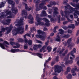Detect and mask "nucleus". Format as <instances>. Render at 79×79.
Masks as SVG:
<instances>
[{"mask_svg": "<svg viewBox=\"0 0 79 79\" xmlns=\"http://www.w3.org/2000/svg\"><path fill=\"white\" fill-rule=\"evenodd\" d=\"M69 54H68L67 56L65 57L64 60L65 61L66 64H71L73 63V60H68L69 58Z\"/></svg>", "mask_w": 79, "mask_h": 79, "instance_id": "obj_9", "label": "nucleus"}, {"mask_svg": "<svg viewBox=\"0 0 79 79\" xmlns=\"http://www.w3.org/2000/svg\"><path fill=\"white\" fill-rule=\"evenodd\" d=\"M24 49H27V45L25 44L24 46Z\"/></svg>", "mask_w": 79, "mask_h": 79, "instance_id": "obj_58", "label": "nucleus"}, {"mask_svg": "<svg viewBox=\"0 0 79 79\" xmlns=\"http://www.w3.org/2000/svg\"><path fill=\"white\" fill-rule=\"evenodd\" d=\"M58 58H59V57L58 56H57L56 58V61H59V60H58Z\"/></svg>", "mask_w": 79, "mask_h": 79, "instance_id": "obj_61", "label": "nucleus"}, {"mask_svg": "<svg viewBox=\"0 0 79 79\" xmlns=\"http://www.w3.org/2000/svg\"><path fill=\"white\" fill-rule=\"evenodd\" d=\"M53 35H54V33L53 32L51 33L50 34V36H51V37H52V36H53Z\"/></svg>", "mask_w": 79, "mask_h": 79, "instance_id": "obj_64", "label": "nucleus"}, {"mask_svg": "<svg viewBox=\"0 0 79 79\" xmlns=\"http://www.w3.org/2000/svg\"><path fill=\"white\" fill-rule=\"evenodd\" d=\"M62 27L64 30H67V29H68V28H69V27H67L66 26H62Z\"/></svg>", "mask_w": 79, "mask_h": 79, "instance_id": "obj_39", "label": "nucleus"}, {"mask_svg": "<svg viewBox=\"0 0 79 79\" xmlns=\"http://www.w3.org/2000/svg\"><path fill=\"white\" fill-rule=\"evenodd\" d=\"M51 60V58L49 57L48 60H46V62L44 64V66L45 67L43 69L44 72H45V66H46L47 64V63H48Z\"/></svg>", "mask_w": 79, "mask_h": 79, "instance_id": "obj_24", "label": "nucleus"}, {"mask_svg": "<svg viewBox=\"0 0 79 79\" xmlns=\"http://www.w3.org/2000/svg\"><path fill=\"white\" fill-rule=\"evenodd\" d=\"M46 47H47V46L44 45L42 47V50H45V48H46Z\"/></svg>", "mask_w": 79, "mask_h": 79, "instance_id": "obj_55", "label": "nucleus"}, {"mask_svg": "<svg viewBox=\"0 0 79 79\" xmlns=\"http://www.w3.org/2000/svg\"><path fill=\"white\" fill-rule=\"evenodd\" d=\"M42 20H43L44 21L46 22L45 25L47 26H50V21L48 19H47L46 18H44L42 19L40 18H39V15L37 14L36 15V21L38 23L36 22L35 23V24L36 26H38V25H41L43 26L44 24V23L43 22H41Z\"/></svg>", "mask_w": 79, "mask_h": 79, "instance_id": "obj_1", "label": "nucleus"}, {"mask_svg": "<svg viewBox=\"0 0 79 79\" xmlns=\"http://www.w3.org/2000/svg\"><path fill=\"white\" fill-rule=\"evenodd\" d=\"M64 17L65 18H66L67 19V20L69 22H71V20L68 18V15H64Z\"/></svg>", "mask_w": 79, "mask_h": 79, "instance_id": "obj_37", "label": "nucleus"}, {"mask_svg": "<svg viewBox=\"0 0 79 79\" xmlns=\"http://www.w3.org/2000/svg\"><path fill=\"white\" fill-rule=\"evenodd\" d=\"M11 8V7H9L8 10H6L5 11V13H6V15H7V17H6L7 18H14V15L11 12V11H10V9ZM9 15V16H8Z\"/></svg>", "mask_w": 79, "mask_h": 79, "instance_id": "obj_6", "label": "nucleus"}, {"mask_svg": "<svg viewBox=\"0 0 79 79\" xmlns=\"http://www.w3.org/2000/svg\"><path fill=\"white\" fill-rule=\"evenodd\" d=\"M68 21H65L63 22V24H64V25L66 24H68Z\"/></svg>", "mask_w": 79, "mask_h": 79, "instance_id": "obj_50", "label": "nucleus"}, {"mask_svg": "<svg viewBox=\"0 0 79 79\" xmlns=\"http://www.w3.org/2000/svg\"><path fill=\"white\" fill-rule=\"evenodd\" d=\"M37 47L38 48H41V47H42V45H40V44L37 45Z\"/></svg>", "mask_w": 79, "mask_h": 79, "instance_id": "obj_62", "label": "nucleus"}, {"mask_svg": "<svg viewBox=\"0 0 79 79\" xmlns=\"http://www.w3.org/2000/svg\"><path fill=\"white\" fill-rule=\"evenodd\" d=\"M73 38H70L68 40L67 42H64L63 43L64 44V46H66L67 45V44H68V47H71V41H72V39Z\"/></svg>", "mask_w": 79, "mask_h": 79, "instance_id": "obj_10", "label": "nucleus"}, {"mask_svg": "<svg viewBox=\"0 0 79 79\" xmlns=\"http://www.w3.org/2000/svg\"><path fill=\"white\" fill-rule=\"evenodd\" d=\"M37 32L38 33V34H43V32L40 30H38L37 31Z\"/></svg>", "mask_w": 79, "mask_h": 79, "instance_id": "obj_33", "label": "nucleus"}, {"mask_svg": "<svg viewBox=\"0 0 79 79\" xmlns=\"http://www.w3.org/2000/svg\"><path fill=\"white\" fill-rule=\"evenodd\" d=\"M18 42H23V40L21 38H19L18 39Z\"/></svg>", "mask_w": 79, "mask_h": 79, "instance_id": "obj_42", "label": "nucleus"}, {"mask_svg": "<svg viewBox=\"0 0 79 79\" xmlns=\"http://www.w3.org/2000/svg\"><path fill=\"white\" fill-rule=\"evenodd\" d=\"M4 5L5 4L4 3H3V2H1V5H0V8L4 6Z\"/></svg>", "mask_w": 79, "mask_h": 79, "instance_id": "obj_44", "label": "nucleus"}, {"mask_svg": "<svg viewBox=\"0 0 79 79\" xmlns=\"http://www.w3.org/2000/svg\"><path fill=\"white\" fill-rule=\"evenodd\" d=\"M70 4L71 5L73 6V7H75V8L76 10H78V9H79V3L76 4L72 2H70Z\"/></svg>", "mask_w": 79, "mask_h": 79, "instance_id": "obj_15", "label": "nucleus"}, {"mask_svg": "<svg viewBox=\"0 0 79 79\" xmlns=\"http://www.w3.org/2000/svg\"><path fill=\"white\" fill-rule=\"evenodd\" d=\"M60 13L62 17H63V16H64V14L63 13V11L61 10Z\"/></svg>", "mask_w": 79, "mask_h": 79, "instance_id": "obj_49", "label": "nucleus"}, {"mask_svg": "<svg viewBox=\"0 0 79 79\" xmlns=\"http://www.w3.org/2000/svg\"><path fill=\"white\" fill-rule=\"evenodd\" d=\"M50 19L51 21H54L56 20V19H54L53 18H51Z\"/></svg>", "mask_w": 79, "mask_h": 79, "instance_id": "obj_54", "label": "nucleus"}, {"mask_svg": "<svg viewBox=\"0 0 79 79\" xmlns=\"http://www.w3.org/2000/svg\"><path fill=\"white\" fill-rule=\"evenodd\" d=\"M67 78L68 79H71L72 78V75L71 74H69L67 76Z\"/></svg>", "mask_w": 79, "mask_h": 79, "instance_id": "obj_40", "label": "nucleus"}, {"mask_svg": "<svg viewBox=\"0 0 79 79\" xmlns=\"http://www.w3.org/2000/svg\"><path fill=\"white\" fill-rule=\"evenodd\" d=\"M22 16H25V17L26 18H27V11L25 10H23L22 11Z\"/></svg>", "mask_w": 79, "mask_h": 79, "instance_id": "obj_21", "label": "nucleus"}, {"mask_svg": "<svg viewBox=\"0 0 79 79\" xmlns=\"http://www.w3.org/2000/svg\"><path fill=\"white\" fill-rule=\"evenodd\" d=\"M76 48H74L73 49V51H72L71 52H70L69 54V55H71V56H72L73 57H74V58L75 56L73 54L74 53H76Z\"/></svg>", "mask_w": 79, "mask_h": 79, "instance_id": "obj_18", "label": "nucleus"}, {"mask_svg": "<svg viewBox=\"0 0 79 79\" xmlns=\"http://www.w3.org/2000/svg\"><path fill=\"white\" fill-rule=\"evenodd\" d=\"M26 35H27V36H28V37H31V35H30V34H29L27 33V34H25V35L23 36V37H24V39H25V43H26V44H27V43L28 42L27 41V39H26Z\"/></svg>", "mask_w": 79, "mask_h": 79, "instance_id": "obj_23", "label": "nucleus"}, {"mask_svg": "<svg viewBox=\"0 0 79 79\" xmlns=\"http://www.w3.org/2000/svg\"><path fill=\"white\" fill-rule=\"evenodd\" d=\"M1 17H3V16H5V15L4 14V12H2L1 13Z\"/></svg>", "mask_w": 79, "mask_h": 79, "instance_id": "obj_51", "label": "nucleus"}, {"mask_svg": "<svg viewBox=\"0 0 79 79\" xmlns=\"http://www.w3.org/2000/svg\"><path fill=\"white\" fill-rule=\"evenodd\" d=\"M36 41L39 44H42V42L41 41L36 40Z\"/></svg>", "mask_w": 79, "mask_h": 79, "instance_id": "obj_56", "label": "nucleus"}, {"mask_svg": "<svg viewBox=\"0 0 79 79\" xmlns=\"http://www.w3.org/2000/svg\"><path fill=\"white\" fill-rule=\"evenodd\" d=\"M47 50H48V52H50L52 51V47L50 46H48L47 48Z\"/></svg>", "mask_w": 79, "mask_h": 79, "instance_id": "obj_29", "label": "nucleus"}, {"mask_svg": "<svg viewBox=\"0 0 79 79\" xmlns=\"http://www.w3.org/2000/svg\"><path fill=\"white\" fill-rule=\"evenodd\" d=\"M10 44L11 45H15L16 46H13V48H18L20 47V45L18 43H15V42H10Z\"/></svg>", "mask_w": 79, "mask_h": 79, "instance_id": "obj_11", "label": "nucleus"}, {"mask_svg": "<svg viewBox=\"0 0 79 79\" xmlns=\"http://www.w3.org/2000/svg\"><path fill=\"white\" fill-rule=\"evenodd\" d=\"M73 15L75 18H78V16H77V15L76 14H75V13H74L73 14Z\"/></svg>", "mask_w": 79, "mask_h": 79, "instance_id": "obj_53", "label": "nucleus"}, {"mask_svg": "<svg viewBox=\"0 0 79 79\" xmlns=\"http://www.w3.org/2000/svg\"><path fill=\"white\" fill-rule=\"evenodd\" d=\"M11 21V19H8L6 20V22L7 23H10V21Z\"/></svg>", "mask_w": 79, "mask_h": 79, "instance_id": "obj_46", "label": "nucleus"}, {"mask_svg": "<svg viewBox=\"0 0 79 79\" xmlns=\"http://www.w3.org/2000/svg\"><path fill=\"white\" fill-rule=\"evenodd\" d=\"M32 41L31 40H29L28 41V44L29 45H31L32 44Z\"/></svg>", "mask_w": 79, "mask_h": 79, "instance_id": "obj_41", "label": "nucleus"}, {"mask_svg": "<svg viewBox=\"0 0 79 79\" xmlns=\"http://www.w3.org/2000/svg\"><path fill=\"white\" fill-rule=\"evenodd\" d=\"M23 5H25V8L26 10H27L28 11H30L31 10V7H27V5L24 2H23Z\"/></svg>", "mask_w": 79, "mask_h": 79, "instance_id": "obj_22", "label": "nucleus"}, {"mask_svg": "<svg viewBox=\"0 0 79 79\" xmlns=\"http://www.w3.org/2000/svg\"><path fill=\"white\" fill-rule=\"evenodd\" d=\"M59 31L60 34L62 35L64 34V31H63L62 29H59Z\"/></svg>", "mask_w": 79, "mask_h": 79, "instance_id": "obj_31", "label": "nucleus"}, {"mask_svg": "<svg viewBox=\"0 0 79 79\" xmlns=\"http://www.w3.org/2000/svg\"><path fill=\"white\" fill-rule=\"evenodd\" d=\"M47 16V13L45 11L43 10L42 11V14L41 15V16Z\"/></svg>", "mask_w": 79, "mask_h": 79, "instance_id": "obj_28", "label": "nucleus"}, {"mask_svg": "<svg viewBox=\"0 0 79 79\" xmlns=\"http://www.w3.org/2000/svg\"><path fill=\"white\" fill-rule=\"evenodd\" d=\"M33 48V49L35 50H37V49H38V47H37V44L35 45Z\"/></svg>", "mask_w": 79, "mask_h": 79, "instance_id": "obj_35", "label": "nucleus"}, {"mask_svg": "<svg viewBox=\"0 0 79 79\" xmlns=\"http://www.w3.org/2000/svg\"><path fill=\"white\" fill-rule=\"evenodd\" d=\"M36 55L39 56L40 58H42V54H41L37 53L36 54Z\"/></svg>", "mask_w": 79, "mask_h": 79, "instance_id": "obj_34", "label": "nucleus"}, {"mask_svg": "<svg viewBox=\"0 0 79 79\" xmlns=\"http://www.w3.org/2000/svg\"><path fill=\"white\" fill-rule=\"evenodd\" d=\"M64 50H65V48L63 47L62 48V50H61L60 51V49H58L57 50V53H59V52H59V54H61V53L63 52L64 51Z\"/></svg>", "mask_w": 79, "mask_h": 79, "instance_id": "obj_27", "label": "nucleus"}, {"mask_svg": "<svg viewBox=\"0 0 79 79\" xmlns=\"http://www.w3.org/2000/svg\"><path fill=\"white\" fill-rule=\"evenodd\" d=\"M38 4H36V5H35V6L36 7V11H39V10H40V8L39 9L38 7Z\"/></svg>", "mask_w": 79, "mask_h": 79, "instance_id": "obj_30", "label": "nucleus"}, {"mask_svg": "<svg viewBox=\"0 0 79 79\" xmlns=\"http://www.w3.org/2000/svg\"><path fill=\"white\" fill-rule=\"evenodd\" d=\"M12 53H16V52H24V51L23 50H19V49H11L10 51Z\"/></svg>", "mask_w": 79, "mask_h": 79, "instance_id": "obj_16", "label": "nucleus"}, {"mask_svg": "<svg viewBox=\"0 0 79 79\" xmlns=\"http://www.w3.org/2000/svg\"><path fill=\"white\" fill-rule=\"evenodd\" d=\"M24 32V27H19L16 28L15 27L12 31V34L13 35H16L17 34H23Z\"/></svg>", "mask_w": 79, "mask_h": 79, "instance_id": "obj_2", "label": "nucleus"}, {"mask_svg": "<svg viewBox=\"0 0 79 79\" xmlns=\"http://www.w3.org/2000/svg\"><path fill=\"white\" fill-rule=\"evenodd\" d=\"M58 18V23H60V15H59L58 17H57Z\"/></svg>", "mask_w": 79, "mask_h": 79, "instance_id": "obj_45", "label": "nucleus"}, {"mask_svg": "<svg viewBox=\"0 0 79 79\" xmlns=\"http://www.w3.org/2000/svg\"><path fill=\"white\" fill-rule=\"evenodd\" d=\"M5 44H6L7 45H9V43L8 42L6 41H4L2 44L0 43V46L1 47V48H2V49H5V48L4 46L5 45V46H6V47H8V46H6V45Z\"/></svg>", "mask_w": 79, "mask_h": 79, "instance_id": "obj_13", "label": "nucleus"}, {"mask_svg": "<svg viewBox=\"0 0 79 79\" xmlns=\"http://www.w3.org/2000/svg\"><path fill=\"white\" fill-rule=\"evenodd\" d=\"M34 1L35 2V3L36 4H39V2L36 1V0H34Z\"/></svg>", "mask_w": 79, "mask_h": 79, "instance_id": "obj_63", "label": "nucleus"}, {"mask_svg": "<svg viewBox=\"0 0 79 79\" xmlns=\"http://www.w3.org/2000/svg\"><path fill=\"white\" fill-rule=\"evenodd\" d=\"M56 40L57 42H60L61 41V38L60 37L59 34H57V37L56 39Z\"/></svg>", "mask_w": 79, "mask_h": 79, "instance_id": "obj_26", "label": "nucleus"}, {"mask_svg": "<svg viewBox=\"0 0 79 79\" xmlns=\"http://www.w3.org/2000/svg\"><path fill=\"white\" fill-rule=\"evenodd\" d=\"M13 26L11 25L9 27H6L5 28L2 27L1 28L2 31H2V32H5V31L6 30V31H7V32H6V34H8L11 32V31L13 29Z\"/></svg>", "mask_w": 79, "mask_h": 79, "instance_id": "obj_5", "label": "nucleus"}, {"mask_svg": "<svg viewBox=\"0 0 79 79\" xmlns=\"http://www.w3.org/2000/svg\"><path fill=\"white\" fill-rule=\"evenodd\" d=\"M74 13L75 14H77L79 15V11L78 10H75Z\"/></svg>", "mask_w": 79, "mask_h": 79, "instance_id": "obj_48", "label": "nucleus"}, {"mask_svg": "<svg viewBox=\"0 0 79 79\" xmlns=\"http://www.w3.org/2000/svg\"><path fill=\"white\" fill-rule=\"evenodd\" d=\"M28 29V25H26L25 26V31H27Z\"/></svg>", "mask_w": 79, "mask_h": 79, "instance_id": "obj_57", "label": "nucleus"}, {"mask_svg": "<svg viewBox=\"0 0 79 79\" xmlns=\"http://www.w3.org/2000/svg\"><path fill=\"white\" fill-rule=\"evenodd\" d=\"M61 37L62 38H66V39H68L69 37H70V35H64L61 36Z\"/></svg>", "mask_w": 79, "mask_h": 79, "instance_id": "obj_25", "label": "nucleus"}, {"mask_svg": "<svg viewBox=\"0 0 79 79\" xmlns=\"http://www.w3.org/2000/svg\"><path fill=\"white\" fill-rule=\"evenodd\" d=\"M77 68L76 67H75V68H73L71 70V73H72V75L73 76H76V73H75L76 71L77 70Z\"/></svg>", "mask_w": 79, "mask_h": 79, "instance_id": "obj_20", "label": "nucleus"}, {"mask_svg": "<svg viewBox=\"0 0 79 79\" xmlns=\"http://www.w3.org/2000/svg\"><path fill=\"white\" fill-rule=\"evenodd\" d=\"M23 19H24V17H21L20 20L18 21V24H15L16 26H20L21 25H22V24H23V20H24Z\"/></svg>", "mask_w": 79, "mask_h": 79, "instance_id": "obj_12", "label": "nucleus"}, {"mask_svg": "<svg viewBox=\"0 0 79 79\" xmlns=\"http://www.w3.org/2000/svg\"><path fill=\"white\" fill-rule=\"evenodd\" d=\"M50 5H56V3L54 1H52L50 3Z\"/></svg>", "mask_w": 79, "mask_h": 79, "instance_id": "obj_38", "label": "nucleus"}, {"mask_svg": "<svg viewBox=\"0 0 79 79\" xmlns=\"http://www.w3.org/2000/svg\"><path fill=\"white\" fill-rule=\"evenodd\" d=\"M67 71H68V72H70V71H71V67H68L67 68Z\"/></svg>", "mask_w": 79, "mask_h": 79, "instance_id": "obj_43", "label": "nucleus"}, {"mask_svg": "<svg viewBox=\"0 0 79 79\" xmlns=\"http://www.w3.org/2000/svg\"><path fill=\"white\" fill-rule=\"evenodd\" d=\"M69 28H72V29H74L75 27L74 26V24H72L70 26H69L68 27Z\"/></svg>", "mask_w": 79, "mask_h": 79, "instance_id": "obj_32", "label": "nucleus"}, {"mask_svg": "<svg viewBox=\"0 0 79 79\" xmlns=\"http://www.w3.org/2000/svg\"><path fill=\"white\" fill-rule=\"evenodd\" d=\"M76 60H78L77 61V64L78 65V66H79V58L78 57H77Z\"/></svg>", "mask_w": 79, "mask_h": 79, "instance_id": "obj_52", "label": "nucleus"}, {"mask_svg": "<svg viewBox=\"0 0 79 79\" xmlns=\"http://www.w3.org/2000/svg\"><path fill=\"white\" fill-rule=\"evenodd\" d=\"M28 19L31 20L30 21H29L28 23H30V24H32L34 23L33 21H34V18L32 16V15L29 14L28 17Z\"/></svg>", "mask_w": 79, "mask_h": 79, "instance_id": "obj_14", "label": "nucleus"}, {"mask_svg": "<svg viewBox=\"0 0 79 79\" xmlns=\"http://www.w3.org/2000/svg\"><path fill=\"white\" fill-rule=\"evenodd\" d=\"M35 36L37 38H40V39H41L42 40H45V36H43L40 35H36Z\"/></svg>", "mask_w": 79, "mask_h": 79, "instance_id": "obj_17", "label": "nucleus"}, {"mask_svg": "<svg viewBox=\"0 0 79 79\" xmlns=\"http://www.w3.org/2000/svg\"><path fill=\"white\" fill-rule=\"evenodd\" d=\"M48 43H49V41L48 40L47 41V42H46L45 43V44L46 46H47V45H48Z\"/></svg>", "mask_w": 79, "mask_h": 79, "instance_id": "obj_60", "label": "nucleus"}, {"mask_svg": "<svg viewBox=\"0 0 79 79\" xmlns=\"http://www.w3.org/2000/svg\"><path fill=\"white\" fill-rule=\"evenodd\" d=\"M48 11L49 13H50V14H51V13H52V10L51 9H49L48 10Z\"/></svg>", "mask_w": 79, "mask_h": 79, "instance_id": "obj_47", "label": "nucleus"}, {"mask_svg": "<svg viewBox=\"0 0 79 79\" xmlns=\"http://www.w3.org/2000/svg\"><path fill=\"white\" fill-rule=\"evenodd\" d=\"M58 28V26H56L54 28V29L53 30V32H55V33L56 32V29H57Z\"/></svg>", "mask_w": 79, "mask_h": 79, "instance_id": "obj_36", "label": "nucleus"}, {"mask_svg": "<svg viewBox=\"0 0 79 79\" xmlns=\"http://www.w3.org/2000/svg\"><path fill=\"white\" fill-rule=\"evenodd\" d=\"M72 32H73V31H72L70 30H68V33L69 34H71V33H72Z\"/></svg>", "mask_w": 79, "mask_h": 79, "instance_id": "obj_59", "label": "nucleus"}, {"mask_svg": "<svg viewBox=\"0 0 79 79\" xmlns=\"http://www.w3.org/2000/svg\"><path fill=\"white\" fill-rule=\"evenodd\" d=\"M8 1V3L10 5H11V6L12 9H11V10L12 11V13L16 14L18 13V9L14 7H15V2L13 1L12 0H7Z\"/></svg>", "mask_w": 79, "mask_h": 79, "instance_id": "obj_3", "label": "nucleus"}, {"mask_svg": "<svg viewBox=\"0 0 79 79\" xmlns=\"http://www.w3.org/2000/svg\"><path fill=\"white\" fill-rule=\"evenodd\" d=\"M65 8V10H68V8H69L71 9L69 11H68L67 10H65L64 11V13L65 14H67L68 15H69V13H73L74 11V9L69 4H68L66 6H64Z\"/></svg>", "mask_w": 79, "mask_h": 79, "instance_id": "obj_4", "label": "nucleus"}, {"mask_svg": "<svg viewBox=\"0 0 79 79\" xmlns=\"http://www.w3.org/2000/svg\"><path fill=\"white\" fill-rule=\"evenodd\" d=\"M54 68L55 72H57L58 73H61V71H63V68L61 67V66L60 65H55Z\"/></svg>", "mask_w": 79, "mask_h": 79, "instance_id": "obj_8", "label": "nucleus"}, {"mask_svg": "<svg viewBox=\"0 0 79 79\" xmlns=\"http://www.w3.org/2000/svg\"><path fill=\"white\" fill-rule=\"evenodd\" d=\"M53 9L54 10V11L53 12V16L55 17L58 14V12L57 11L58 8L57 7H54Z\"/></svg>", "mask_w": 79, "mask_h": 79, "instance_id": "obj_19", "label": "nucleus"}, {"mask_svg": "<svg viewBox=\"0 0 79 79\" xmlns=\"http://www.w3.org/2000/svg\"><path fill=\"white\" fill-rule=\"evenodd\" d=\"M48 0H44V1H42V2L39 5V8L40 10H42L43 9V10H47V7L45 6H44V5L46 4V2H48Z\"/></svg>", "mask_w": 79, "mask_h": 79, "instance_id": "obj_7", "label": "nucleus"}]
</instances>
